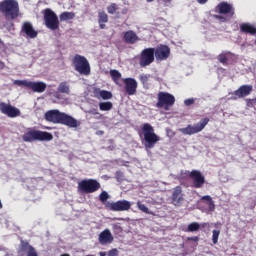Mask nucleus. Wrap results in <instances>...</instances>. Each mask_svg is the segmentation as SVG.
Segmentation results:
<instances>
[{
	"mask_svg": "<svg viewBox=\"0 0 256 256\" xmlns=\"http://www.w3.org/2000/svg\"><path fill=\"white\" fill-rule=\"evenodd\" d=\"M98 239L101 245H109L111 244L114 238L113 234H111V230L105 229L99 234Z\"/></svg>",
	"mask_w": 256,
	"mask_h": 256,
	"instance_id": "aec40b11",
	"label": "nucleus"
},
{
	"mask_svg": "<svg viewBox=\"0 0 256 256\" xmlns=\"http://www.w3.org/2000/svg\"><path fill=\"white\" fill-rule=\"evenodd\" d=\"M52 95L53 97H55V99L61 100V94L59 93V91H54Z\"/></svg>",
	"mask_w": 256,
	"mask_h": 256,
	"instance_id": "79ce46f5",
	"label": "nucleus"
},
{
	"mask_svg": "<svg viewBox=\"0 0 256 256\" xmlns=\"http://www.w3.org/2000/svg\"><path fill=\"white\" fill-rule=\"evenodd\" d=\"M195 103V99L193 98H188L184 101V105L189 106V105H193Z\"/></svg>",
	"mask_w": 256,
	"mask_h": 256,
	"instance_id": "4c0bfd02",
	"label": "nucleus"
},
{
	"mask_svg": "<svg viewBox=\"0 0 256 256\" xmlns=\"http://www.w3.org/2000/svg\"><path fill=\"white\" fill-rule=\"evenodd\" d=\"M0 111L3 115H7V117L10 118L19 117V115H21V110H19V108H15V106L4 102L0 103Z\"/></svg>",
	"mask_w": 256,
	"mask_h": 256,
	"instance_id": "f8f14e48",
	"label": "nucleus"
},
{
	"mask_svg": "<svg viewBox=\"0 0 256 256\" xmlns=\"http://www.w3.org/2000/svg\"><path fill=\"white\" fill-rule=\"evenodd\" d=\"M58 91L59 93H65L66 95H69L70 93L69 84H67V82H61L58 85Z\"/></svg>",
	"mask_w": 256,
	"mask_h": 256,
	"instance_id": "bb28decb",
	"label": "nucleus"
},
{
	"mask_svg": "<svg viewBox=\"0 0 256 256\" xmlns=\"http://www.w3.org/2000/svg\"><path fill=\"white\" fill-rule=\"evenodd\" d=\"M117 9V4L115 3H112L107 7V11L110 15H115V13H117Z\"/></svg>",
	"mask_w": 256,
	"mask_h": 256,
	"instance_id": "72a5a7b5",
	"label": "nucleus"
},
{
	"mask_svg": "<svg viewBox=\"0 0 256 256\" xmlns=\"http://www.w3.org/2000/svg\"><path fill=\"white\" fill-rule=\"evenodd\" d=\"M147 1V3H153V1H155V0H146Z\"/></svg>",
	"mask_w": 256,
	"mask_h": 256,
	"instance_id": "3c124183",
	"label": "nucleus"
},
{
	"mask_svg": "<svg viewBox=\"0 0 256 256\" xmlns=\"http://www.w3.org/2000/svg\"><path fill=\"white\" fill-rule=\"evenodd\" d=\"M3 47H5V44H4L3 41L0 39V49H3Z\"/></svg>",
	"mask_w": 256,
	"mask_h": 256,
	"instance_id": "49530a36",
	"label": "nucleus"
},
{
	"mask_svg": "<svg viewBox=\"0 0 256 256\" xmlns=\"http://www.w3.org/2000/svg\"><path fill=\"white\" fill-rule=\"evenodd\" d=\"M170 54L171 50L166 45H160L154 49L156 61H165L166 59H169Z\"/></svg>",
	"mask_w": 256,
	"mask_h": 256,
	"instance_id": "4468645a",
	"label": "nucleus"
},
{
	"mask_svg": "<svg viewBox=\"0 0 256 256\" xmlns=\"http://www.w3.org/2000/svg\"><path fill=\"white\" fill-rule=\"evenodd\" d=\"M251 91H253V86L251 85H243L238 90H235L232 93V97L228 98L230 101H237V99H242V97H247V95H251Z\"/></svg>",
	"mask_w": 256,
	"mask_h": 256,
	"instance_id": "ddd939ff",
	"label": "nucleus"
},
{
	"mask_svg": "<svg viewBox=\"0 0 256 256\" xmlns=\"http://www.w3.org/2000/svg\"><path fill=\"white\" fill-rule=\"evenodd\" d=\"M240 31L242 33H249V35H256V28L255 26L249 23H242L240 24Z\"/></svg>",
	"mask_w": 256,
	"mask_h": 256,
	"instance_id": "b1692460",
	"label": "nucleus"
},
{
	"mask_svg": "<svg viewBox=\"0 0 256 256\" xmlns=\"http://www.w3.org/2000/svg\"><path fill=\"white\" fill-rule=\"evenodd\" d=\"M209 123V118H204L200 122L194 125H188L186 128H180L179 131L183 135H195L196 133H201L202 129Z\"/></svg>",
	"mask_w": 256,
	"mask_h": 256,
	"instance_id": "1a4fd4ad",
	"label": "nucleus"
},
{
	"mask_svg": "<svg viewBox=\"0 0 256 256\" xmlns=\"http://www.w3.org/2000/svg\"><path fill=\"white\" fill-rule=\"evenodd\" d=\"M73 65L75 71H77L80 75H91V65L89 64V60L84 56L79 54L74 56Z\"/></svg>",
	"mask_w": 256,
	"mask_h": 256,
	"instance_id": "39448f33",
	"label": "nucleus"
},
{
	"mask_svg": "<svg viewBox=\"0 0 256 256\" xmlns=\"http://www.w3.org/2000/svg\"><path fill=\"white\" fill-rule=\"evenodd\" d=\"M190 178L193 181V187H195V189H201V187L205 185V176L198 170L190 172Z\"/></svg>",
	"mask_w": 256,
	"mask_h": 256,
	"instance_id": "2eb2a0df",
	"label": "nucleus"
},
{
	"mask_svg": "<svg viewBox=\"0 0 256 256\" xmlns=\"http://www.w3.org/2000/svg\"><path fill=\"white\" fill-rule=\"evenodd\" d=\"M45 119L49 123L66 125V127H70L71 129H77V127L81 126V121L57 109L47 111L45 113Z\"/></svg>",
	"mask_w": 256,
	"mask_h": 256,
	"instance_id": "f257e3e1",
	"label": "nucleus"
},
{
	"mask_svg": "<svg viewBox=\"0 0 256 256\" xmlns=\"http://www.w3.org/2000/svg\"><path fill=\"white\" fill-rule=\"evenodd\" d=\"M219 235H221L220 230H213V232H212V243L214 245H217V243H219Z\"/></svg>",
	"mask_w": 256,
	"mask_h": 256,
	"instance_id": "473e14b6",
	"label": "nucleus"
},
{
	"mask_svg": "<svg viewBox=\"0 0 256 256\" xmlns=\"http://www.w3.org/2000/svg\"><path fill=\"white\" fill-rule=\"evenodd\" d=\"M109 21V16H107V13L105 11L98 12V23L100 25V29H105V23Z\"/></svg>",
	"mask_w": 256,
	"mask_h": 256,
	"instance_id": "393cba45",
	"label": "nucleus"
},
{
	"mask_svg": "<svg viewBox=\"0 0 256 256\" xmlns=\"http://www.w3.org/2000/svg\"><path fill=\"white\" fill-rule=\"evenodd\" d=\"M201 227V224L198 222H192L188 225L187 231L189 233H193L194 231H197Z\"/></svg>",
	"mask_w": 256,
	"mask_h": 256,
	"instance_id": "7c9ffc66",
	"label": "nucleus"
},
{
	"mask_svg": "<svg viewBox=\"0 0 256 256\" xmlns=\"http://www.w3.org/2000/svg\"><path fill=\"white\" fill-rule=\"evenodd\" d=\"M215 19H220V21H227L224 17H222L220 15H216Z\"/></svg>",
	"mask_w": 256,
	"mask_h": 256,
	"instance_id": "a18cd8bd",
	"label": "nucleus"
},
{
	"mask_svg": "<svg viewBox=\"0 0 256 256\" xmlns=\"http://www.w3.org/2000/svg\"><path fill=\"white\" fill-rule=\"evenodd\" d=\"M216 13H220L221 15H230L233 17L235 15V9H233V5L227 2H221L216 6Z\"/></svg>",
	"mask_w": 256,
	"mask_h": 256,
	"instance_id": "dca6fc26",
	"label": "nucleus"
},
{
	"mask_svg": "<svg viewBox=\"0 0 256 256\" xmlns=\"http://www.w3.org/2000/svg\"><path fill=\"white\" fill-rule=\"evenodd\" d=\"M110 76L116 85H121V72L118 70H110Z\"/></svg>",
	"mask_w": 256,
	"mask_h": 256,
	"instance_id": "a878e982",
	"label": "nucleus"
},
{
	"mask_svg": "<svg viewBox=\"0 0 256 256\" xmlns=\"http://www.w3.org/2000/svg\"><path fill=\"white\" fill-rule=\"evenodd\" d=\"M21 32L24 33L26 37H29V39H35V37L39 35L37 30L33 28V24H31V22H24Z\"/></svg>",
	"mask_w": 256,
	"mask_h": 256,
	"instance_id": "a211bd4d",
	"label": "nucleus"
},
{
	"mask_svg": "<svg viewBox=\"0 0 256 256\" xmlns=\"http://www.w3.org/2000/svg\"><path fill=\"white\" fill-rule=\"evenodd\" d=\"M0 69H5V63L0 61Z\"/></svg>",
	"mask_w": 256,
	"mask_h": 256,
	"instance_id": "de8ad7c7",
	"label": "nucleus"
},
{
	"mask_svg": "<svg viewBox=\"0 0 256 256\" xmlns=\"http://www.w3.org/2000/svg\"><path fill=\"white\" fill-rule=\"evenodd\" d=\"M209 0H197V3H199L200 5H205V3H207Z\"/></svg>",
	"mask_w": 256,
	"mask_h": 256,
	"instance_id": "c03bdc74",
	"label": "nucleus"
},
{
	"mask_svg": "<svg viewBox=\"0 0 256 256\" xmlns=\"http://www.w3.org/2000/svg\"><path fill=\"white\" fill-rule=\"evenodd\" d=\"M94 94L98 99L109 100L112 99L113 94L107 90L95 89Z\"/></svg>",
	"mask_w": 256,
	"mask_h": 256,
	"instance_id": "4be33fe9",
	"label": "nucleus"
},
{
	"mask_svg": "<svg viewBox=\"0 0 256 256\" xmlns=\"http://www.w3.org/2000/svg\"><path fill=\"white\" fill-rule=\"evenodd\" d=\"M124 85L127 95H135L137 93V80L134 78L124 79Z\"/></svg>",
	"mask_w": 256,
	"mask_h": 256,
	"instance_id": "6ab92c4d",
	"label": "nucleus"
},
{
	"mask_svg": "<svg viewBox=\"0 0 256 256\" xmlns=\"http://www.w3.org/2000/svg\"><path fill=\"white\" fill-rule=\"evenodd\" d=\"M187 241H194V242H197V241H199V237H197V236L188 237V238H187Z\"/></svg>",
	"mask_w": 256,
	"mask_h": 256,
	"instance_id": "37998d69",
	"label": "nucleus"
},
{
	"mask_svg": "<svg viewBox=\"0 0 256 256\" xmlns=\"http://www.w3.org/2000/svg\"><path fill=\"white\" fill-rule=\"evenodd\" d=\"M137 207H138V209H139L140 211H142L143 213H147V214L151 213V212H149V208H147V207L145 206V204L141 203L140 201L137 202Z\"/></svg>",
	"mask_w": 256,
	"mask_h": 256,
	"instance_id": "f704fd0d",
	"label": "nucleus"
},
{
	"mask_svg": "<svg viewBox=\"0 0 256 256\" xmlns=\"http://www.w3.org/2000/svg\"><path fill=\"white\" fill-rule=\"evenodd\" d=\"M100 111H111L113 109L112 102H100L99 103Z\"/></svg>",
	"mask_w": 256,
	"mask_h": 256,
	"instance_id": "cd10ccee",
	"label": "nucleus"
},
{
	"mask_svg": "<svg viewBox=\"0 0 256 256\" xmlns=\"http://www.w3.org/2000/svg\"><path fill=\"white\" fill-rule=\"evenodd\" d=\"M201 201H207L208 203H210L211 201H213V198H211V196L206 195V196H202Z\"/></svg>",
	"mask_w": 256,
	"mask_h": 256,
	"instance_id": "a19ab883",
	"label": "nucleus"
},
{
	"mask_svg": "<svg viewBox=\"0 0 256 256\" xmlns=\"http://www.w3.org/2000/svg\"><path fill=\"white\" fill-rule=\"evenodd\" d=\"M208 209L209 211H215V202L213 200L208 202Z\"/></svg>",
	"mask_w": 256,
	"mask_h": 256,
	"instance_id": "58836bf2",
	"label": "nucleus"
},
{
	"mask_svg": "<svg viewBox=\"0 0 256 256\" xmlns=\"http://www.w3.org/2000/svg\"><path fill=\"white\" fill-rule=\"evenodd\" d=\"M106 209H108V211H116V212L129 211V209H131V202L127 200H119L117 202H108L106 203Z\"/></svg>",
	"mask_w": 256,
	"mask_h": 256,
	"instance_id": "9b49d317",
	"label": "nucleus"
},
{
	"mask_svg": "<svg viewBox=\"0 0 256 256\" xmlns=\"http://www.w3.org/2000/svg\"><path fill=\"white\" fill-rule=\"evenodd\" d=\"M100 256H107V252H100Z\"/></svg>",
	"mask_w": 256,
	"mask_h": 256,
	"instance_id": "09e8293b",
	"label": "nucleus"
},
{
	"mask_svg": "<svg viewBox=\"0 0 256 256\" xmlns=\"http://www.w3.org/2000/svg\"><path fill=\"white\" fill-rule=\"evenodd\" d=\"M71 19H75V13H73V12H63L60 15V20L61 21H69Z\"/></svg>",
	"mask_w": 256,
	"mask_h": 256,
	"instance_id": "c85d7f7f",
	"label": "nucleus"
},
{
	"mask_svg": "<svg viewBox=\"0 0 256 256\" xmlns=\"http://www.w3.org/2000/svg\"><path fill=\"white\" fill-rule=\"evenodd\" d=\"M183 201V190L181 186H176L172 193V204H174L175 207H181V205H183Z\"/></svg>",
	"mask_w": 256,
	"mask_h": 256,
	"instance_id": "f3484780",
	"label": "nucleus"
},
{
	"mask_svg": "<svg viewBox=\"0 0 256 256\" xmlns=\"http://www.w3.org/2000/svg\"><path fill=\"white\" fill-rule=\"evenodd\" d=\"M167 1H173V0H167Z\"/></svg>",
	"mask_w": 256,
	"mask_h": 256,
	"instance_id": "603ef678",
	"label": "nucleus"
},
{
	"mask_svg": "<svg viewBox=\"0 0 256 256\" xmlns=\"http://www.w3.org/2000/svg\"><path fill=\"white\" fill-rule=\"evenodd\" d=\"M158 102L156 103V107L158 109H165V111H169V107H173L175 105V96L168 92H159Z\"/></svg>",
	"mask_w": 256,
	"mask_h": 256,
	"instance_id": "423d86ee",
	"label": "nucleus"
},
{
	"mask_svg": "<svg viewBox=\"0 0 256 256\" xmlns=\"http://www.w3.org/2000/svg\"><path fill=\"white\" fill-rule=\"evenodd\" d=\"M25 143H33V141H53V134L29 128L22 136Z\"/></svg>",
	"mask_w": 256,
	"mask_h": 256,
	"instance_id": "20e7f679",
	"label": "nucleus"
},
{
	"mask_svg": "<svg viewBox=\"0 0 256 256\" xmlns=\"http://www.w3.org/2000/svg\"><path fill=\"white\" fill-rule=\"evenodd\" d=\"M207 225H208L207 223L201 224L202 227H207Z\"/></svg>",
	"mask_w": 256,
	"mask_h": 256,
	"instance_id": "8fccbe9b",
	"label": "nucleus"
},
{
	"mask_svg": "<svg viewBox=\"0 0 256 256\" xmlns=\"http://www.w3.org/2000/svg\"><path fill=\"white\" fill-rule=\"evenodd\" d=\"M142 133H143V141H144V147L145 149H153L159 141H161V138L155 134V130L153 129V126L149 123H145L142 127Z\"/></svg>",
	"mask_w": 256,
	"mask_h": 256,
	"instance_id": "7ed1b4c3",
	"label": "nucleus"
},
{
	"mask_svg": "<svg viewBox=\"0 0 256 256\" xmlns=\"http://www.w3.org/2000/svg\"><path fill=\"white\" fill-rule=\"evenodd\" d=\"M155 61V48H146L140 54V67H149Z\"/></svg>",
	"mask_w": 256,
	"mask_h": 256,
	"instance_id": "9d476101",
	"label": "nucleus"
},
{
	"mask_svg": "<svg viewBox=\"0 0 256 256\" xmlns=\"http://www.w3.org/2000/svg\"><path fill=\"white\" fill-rule=\"evenodd\" d=\"M31 81L29 80H14V85H17L18 87H27L29 89Z\"/></svg>",
	"mask_w": 256,
	"mask_h": 256,
	"instance_id": "2f4dec72",
	"label": "nucleus"
},
{
	"mask_svg": "<svg viewBox=\"0 0 256 256\" xmlns=\"http://www.w3.org/2000/svg\"><path fill=\"white\" fill-rule=\"evenodd\" d=\"M44 22L47 29L51 31H57V29H59V17L49 8L44 10Z\"/></svg>",
	"mask_w": 256,
	"mask_h": 256,
	"instance_id": "0eeeda50",
	"label": "nucleus"
},
{
	"mask_svg": "<svg viewBox=\"0 0 256 256\" xmlns=\"http://www.w3.org/2000/svg\"><path fill=\"white\" fill-rule=\"evenodd\" d=\"M151 77V75H149V74H141L140 76H139V79H140V81H141V83L143 84V85H146V83H148L149 82V78Z\"/></svg>",
	"mask_w": 256,
	"mask_h": 256,
	"instance_id": "c9c22d12",
	"label": "nucleus"
},
{
	"mask_svg": "<svg viewBox=\"0 0 256 256\" xmlns=\"http://www.w3.org/2000/svg\"><path fill=\"white\" fill-rule=\"evenodd\" d=\"M28 89H32L34 93H43L47 89V84L45 82H31Z\"/></svg>",
	"mask_w": 256,
	"mask_h": 256,
	"instance_id": "412c9836",
	"label": "nucleus"
},
{
	"mask_svg": "<svg viewBox=\"0 0 256 256\" xmlns=\"http://www.w3.org/2000/svg\"><path fill=\"white\" fill-rule=\"evenodd\" d=\"M99 199H100L101 203H103V205H105V207L107 208V203H110L109 201H107V199H109V193H107V191H103L99 195Z\"/></svg>",
	"mask_w": 256,
	"mask_h": 256,
	"instance_id": "c756f323",
	"label": "nucleus"
},
{
	"mask_svg": "<svg viewBox=\"0 0 256 256\" xmlns=\"http://www.w3.org/2000/svg\"><path fill=\"white\" fill-rule=\"evenodd\" d=\"M218 61H220V63H223V64L227 63V56L225 54H220L218 56Z\"/></svg>",
	"mask_w": 256,
	"mask_h": 256,
	"instance_id": "e433bc0d",
	"label": "nucleus"
},
{
	"mask_svg": "<svg viewBox=\"0 0 256 256\" xmlns=\"http://www.w3.org/2000/svg\"><path fill=\"white\" fill-rule=\"evenodd\" d=\"M0 13L7 21H13L19 17V2L17 0H3L0 2Z\"/></svg>",
	"mask_w": 256,
	"mask_h": 256,
	"instance_id": "f03ea898",
	"label": "nucleus"
},
{
	"mask_svg": "<svg viewBox=\"0 0 256 256\" xmlns=\"http://www.w3.org/2000/svg\"><path fill=\"white\" fill-rule=\"evenodd\" d=\"M124 39L126 43H129L130 45H133V43H137V41H139V37H137V34L132 30L125 32Z\"/></svg>",
	"mask_w": 256,
	"mask_h": 256,
	"instance_id": "5701e85b",
	"label": "nucleus"
},
{
	"mask_svg": "<svg viewBox=\"0 0 256 256\" xmlns=\"http://www.w3.org/2000/svg\"><path fill=\"white\" fill-rule=\"evenodd\" d=\"M119 255V251H117V249H112L108 252V256H118Z\"/></svg>",
	"mask_w": 256,
	"mask_h": 256,
	"instance_id": "ea45409f",
	"label": "nucleus"
},
{
	"mask_svg": "<svg viewBox=\"0 0 256 256\" xmlns=\"http://www.w3.org/2000/svg\"><path fill=\"white\" fill-rule=\"evenodd\" d=\"M78 189L82 193H95L101 189V184L95 179H85L78 183Z\"/></svg>",
	"mask_w": 256,
	"mask_h": 256,
	"instance_id": "6e6552de",
	"label": "nucleus"
}]
</instances>
